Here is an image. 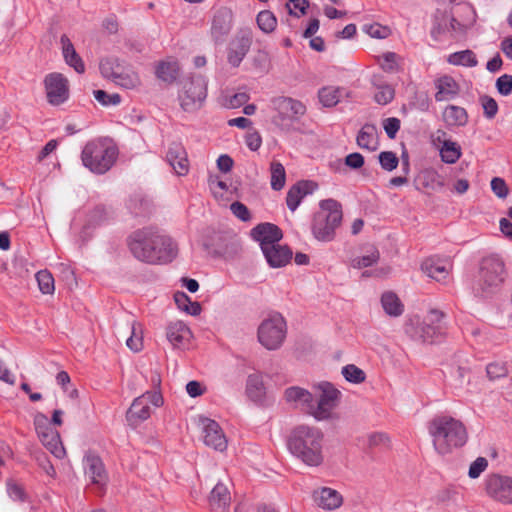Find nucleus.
<instances>
[{
	"label": "nucleus",
	"instance_id": "obj_34",
	"mask_svg": "<svg viewBox=\"0 0 512 512\" xmlns=\"http://www.w3.org/2000/svg\"><path fill=\"white\" fill-rule=\"evenodd\" d=\"M443 120L447 126H464L468 121V114L460 106L448 105L443 111Z\"/></svg>",
	"mask_w": 512,
	"mask_h": 512
},
{
	"label": "nucleus",
	"instance_id": "obj_35",
	"mask_svg": "<svg viewBox=\"0 0 512 512\" xmlns=\"http://www.w3.org/2000/svg\"><path fill=\"white\" fill-rule=\"evenodd\" d=\"M179 64L177 61L160 62L156 68L157 77L167 83H173L179 76Z\"/></svg>",
	"mask_w": 512,
	"mask_h": 512
},
{
	"label": "nucleus",
	"instance_id": "obj_30",
	"mask_svg": "<svg viewBox=\"0 0 512 512\" xmlns=\"http://www.w3.org/2000/svg\"><path fill=\"white\" fill-rule=\"evenodd\" d=\"M246 394L248 398L257 403L262 404L266 396V388L263 377L260 373H253L247 377Z\"/></svg>",
	"mask_w": 512,
	"mask_h": 512
},
{
	"label": "nucleus",
	"instance_id": "obj_26",
	"mask_svg": "<svg viewBox=\"0 0 512 512\" xmlns=\"http://www.w3.org/2000/svg\"><path fill=\"white\" fill-rule=\"evenodd\" d=\"M269 266L272 268H280L285 266L292 258V251L287 246H281L278 243L269 245L261 249Z\"/></svg>",
	"mask_w": 512,
	"mask_h": 512
},
{
	"label": "nucleus",
	"instance_id": "obj_56",
	"mask_svg": "<svg viewBox=\"0 0 512 512\" xmlns=\"http://www.w3.org/2000/svg\"><path fill=\"white\" fill-rule=\"evenodd\" d=\"M481 104L484 110V115L488 119H493L498 112V104L492 97L483 96Z\"/></svg>",
	"mask_w": 512,
	"mask_h": 512
},
{
	"label": "nucleus",
	"instance_id": "obj_59",
	"mask_svg": "<svg viewBox=\"0 0 512 512\" xmlns=\"http://www.w3.org/2000/svg\"><path fill=\"white\" fill-rule=\"evenodd\" d=\"M488 466V461L484 457H478L469 467L468 475L472 479H476Z\"/></svg>",
	"mask_w": 512,
	"mask_h": 512
},
{
	"label": "nucleus",
	"instance_id": "obj_43",
	"mask_svg": "<svg viewBox=\"0 0 512 512\" xmlns=\"http://www.w3.org/2000/svg\"><path fill=\"white\" fill-rule=\"evenodd\" d=\"M319 100L325 107L335 106L340 99V89L336 87H323L319 93Z\"/></svg>",
	"mask_w": 512,
	"mask_h": 512
},
{
	"label": "nucleus",
	"instance_id": "obj_17",
	"mask_svg": "<svg viewBox=\"0 0 512 512\" xmlns=\"http://www.w3.org/2000/svg\"><path fill=\"white\" fill-rule=\"evenodd\" d=\"M85 475L91 483L104 487L108 481V475L102 459L93 452H87L83 458Z\"/></svg>",
	"mask_w": 512,
	"mask_h": 512
},
{
	"label": "nucleus",
	"instance_id": "obj_16",
	"mask_svg": "<svg viewBox=\"0 0 512 512\" xmlns=\"http://www.w3.org/2000/svg\"><path fill=\"white\" fill-rule=\"evenodd\" d=\"M486 491L493 499L512 503V478L500 475H490L486 480Z\"/></svg>",
	"mask_w": 512,
	"mask_h": 512
},
{
	"label": "nucleus",
	"instance_id": "obj_64",
	"mask_svg": "<svg viewBox=\"0 0 512 512\" xmlns=\"http://www.w3.org/2000/svg\"><path fill=\"white\" fill-rule=\"evenodd\" d=\"M307 5V0H289L286 4L289 13L295 16L305 14Z\"/></svg>",
	"mask_w": 512,
	"mask_h": 512
},
{
	"label": "nucleus",
	"instance_id": "obj_36",
	"mask_svg": "<svg viewBox=\"0 0 512 512\" xmlns=\"http://www.w3.org/2000/svg\"><path fill=\"white\" fill-rule=\"evenodd\" d=\"M381 304L384 311L390 316H400L403 313V304L393 292H385L381 297Z\"/></svg>",
	"mask_w": 512,
	"mask_h": 512
},
{
	"label": "nucleus",
	"instance_id": "obj_2",
	"mask_svg": "<svg viewBox=\"0 0 512 512\" xmlns=\"http://www.w3.org/2000/svg\"><path fill=\"white\" fill-rule=\"evenodd\" d=\"M428 432L435 451L440 455L451 453L468 440L465 425L449 415H436L428 424Z\"/></svg>",
	"mask_w": 512,
	"mask_h": 512
},
{
	"label": "nucleus",
	"instance_id": "obj_14",
	"mask_svg": "<svg viewBox=\"0 0 512 512\" xmlns=\"http://www.w3.org/2000/svg\"><path fill=\"white\" fill-rule=\"evenodd\" d=\"M253 37L249 30L237 33L227 46V62L234 68L239 67L252 45Z\"/></svg>",
	"mask_w": 512,
	"mask_h": 512
},
{
	"label": "nucleus",
	"instance_id": "obj_23",
	"mask_svg": "<svg viewBox=\"0 0 512 512\" xmlns=\"http://www.w3.org/2000/svg\"><path fill=\"white\" fill-rule=\"evenodd\" d=\"M208 504L212 512H229L231 493L226 484L219 481L208 496Z\"/></svg>",
	"mask_w": 512,
	"mask_h": 512
},
{
	"label": "nucleus",
	"instance_id": "obj_46",
	"mask_svg": "<svg viewBox=\"0 0 512 512\" xmlns=\"http://www.w3.org/2000/svg\"><path fill=\"white\" fill-rule=\"evenodd\" d=\"M342 375L346 381L360 384L365 381V372L354 364H348L342 368Z\"/></svg>",
	"mask_w": 512,
	"mask_h": 512
},
{
	"label": "nucleus",
	"instance_id": "obj_52",
	"mask_svg": "<svg viewBox=\"0 0 512 512\" xmlns=\"http://www.w3.org/2000/svg\"><path fill=\"white\" fill-rule=\"evenodd\" d=\"M397 54L394 52H386L384 53L380 61L381 68L386 72H395L398 70V64H397Z\"/></svg>",
	"mask_w": 512,
	"mask_h": 512
},
{
	"label": "nucleus",
	"instance_id": "obj_50",
	"mask_svg": "<svg viewBox=\"0 0 512 512\" xmlns=\"http://www.w3.org/2000/svg\"><path fill=\"white\" fill-rule=\"evenodd\" d=\"M93 95L95 99L103 106H115L121 102V97L117 93L108 94L104 90H94Z\"/></svg>",
	"mask_w": 512,
	"mask_h": 512
},
{
	"label": "nucleus",
	"instance_id": "obj_11",
	"mask_svg": "<svg viewBox=\"0 0 512 512\" xmlns=\"http://www.w3.org/2000/svg\"><path fill=\"white\" fill-rule=\"evenodd\" d=\"M286 322L280 314H274L262 321L258 328V340L268 350L281 347L286 338Z\"/></svg>",
	"mask_w": 512,
	"mask_h": 512
},
{
	"label": "nucleus",
	"instance_id": "obj_22",
	"mask_svg": "<svg viewBox=\"0 0 512 512\" xmlns=\"http://www.w3.org/2000/svg\"><path fill=\"white\" fill-rule=\"evenodd\" d=\"M166 159L177 175L184 176L188 173L189 161L186 150L181 143L173 142L170 144Z\"/></svg>",
	"mask_w": 512,
	"mask_h": 512
},
{
	"label": "nucleus",
	"instance_id": "obj_6",
	"mask_svg": "<svg viewBox=\"0 0 512 512\" xmlns=\"http://www.w3.org/2000/svg\"><path fill=\"white\" fill-rule=\"evenodd\" d=\"M321 211L314 216L312 233L322 242L332 241L335 229L342 220L341 204L334 199H325L320 202Z\"/></svg>",
	"mask_w": 512,
	"mask_h": 512
},
{
	"label": "nucleus",
	"instance_id": "obj_1",
	"mask_svg": "<svg viewBox=\"0 0 512 512\" xmlns=\"http://www.w3.org/2000/svg\"><path fill=\"white\" fill-rule=\"evenodd\" d=\"M128 246L133 256L148 264H165L177 256V245L166 235L151 227L134 231L128 238Z\"/></svg>",
	"mask_w": 512,
	"mask_h": 512
},
{
	"label": "nucleus",
	"instance_id": "obj_63",
	"mask_svg": "<svg viewBox=\"0 0 512 512\" xmlns=\"http://www.w3.org/2000/svg\"><path fill=\"white\" fill-rule=\"evenodd\" d=\"M491 189L493 193L499 198H505L509 192L506 182L499 177H494L491 180Z\"/></svg>",
	"mask_w": 512,
	"mask_h": 512
},
{
	"label": "nucleus",
	"instance_id": "obj_39",
	"mask_svg": "<svg viewBox=\"0 0 512 512\" xmlns=\"http://www.w3.org/2000/svg\"><path fill=\"white\" fill-rule=\"evenodd\" d=\"M43 445L58 459L65 456V449L61 443L60 435L57 431L48 434L47 437L40 438Z\"/></svg>",
	"mask_w": 512,
	"mask_h": 512
},
{
	"label": "nucleus",
	"instance_id": "obj_25",
	"mask_svg": "<svg viewBox=\"0 0 512 512\" xmlns=\"http://www.w3.org/2000/svg\"><path fill=\"white\" fill-rule=\"evenodd\" d=\"M317 188V184L313 181H300L293 185L287 192V207L294 212L301 200L308 194H312Z\"/></svg>",
	"mask_w": 512,
	"mask_h": 512
},
{
	"label": "nucleus",
	"instance_id": "obj_9",
	"mask_svg": "<svg viewBox=\"0 0 512 512\" xmlns=\"http://www.w3.org/2000/svg\"><path fill=\"white\" fill-rule=\"evenodd\" d=\"M207 97V80L201 75H193L182 81L178 94L181 108L185 112L199 110Z\"/></svg>",
	"mask_w": 512,
	"mask_h": 512
},
{
	"label": "nucleus",
	"instance_id": "obj_20",
	"mask_svg": "<svg viewBox=\"0 0 512 512\" xmlns=\"http://www.w3.org/2000/svg\"><path fill=\"white\" fill-rule=\"evenodd\" d=\"M251 235L260 243L261 249L277 244L283 237L281 229L272 223L258 224L251 230Z\"/></svg>",
	"mask_w": 512,
	"mask_h": 512
},
{
	"label": "nucleus",
	"instance_id": "obj_29",
	"mask_svg": "<svg viewBox=\"0 0 512 512\" xmlns=\"http://www.w3.org/2000/svg\"><path fill=\"white\" fill-rule=\"evenodd\" d=\"M191 337V331L182 321L170 322L166 328V338L175 348L182 347Z\"/></svg>",
	"mask_w": 512,
	"mask_h": 512
},
{
	"label": "nucleus",
	"instance_id": "obj_61",
	"mask_svg": "<svg viewBox=\"0 0 512 512\" xmlns=\"http://www.w3.org/2000/svg\"><path fill=\"white\" fill-rule=\"evenodd\" d=\"M363 31L366 32L371 37L378 38V39L386 38L388 36V32H389L386 27H383L378 23L364 25Z\"/></svg>",
	"mask_w": 512,
	"mask_h": 512
},
{
	"label": "nucleus",
	"instance_id": "obj_53",
	"mask_svg": "<svg viewBox=\"0 0 512 512\" xmlns=\"http://www.w3.org/2000/svg\"><path fill=\"white\" fill-rule=\"evenodd\" d=\"M253 64L254 67L261 72L268 71L270 66L269 53L265 50L259 49L253 58Z\"/></svg>",
	"mask_w": 512,
	"mask_h": 512
},
{
	"label": "nucleus",
	"instance_id": "obj_41",
	"mask_svg": "<svg viewBox=\"0 0 512 512\" xmlns=\"http://www.w3.org/2000/svg\"><path fill=\"white\" fill-rule=\"evenodd\" d=\"M271 188L275 191L281 190L286 181V174L284 166L279 162L271 163Z\"/></svg>",
	"mask_w": 512,
	"mask_h": 512
},
{
	"label": "nucleus",
	"instance_id": "obj_38",
	"mask_svg": "<svg viewBox=\"0 0 512 512\" xmlns=\"http://www.w3.org/2000/svg\"><path fill=\"white\" fill-rule=\"evenodd\" d=\"M448 62L452 65L466 67H475L478 64L475 53L469 49L450 54Z\"/></svg>",
	"mask_w": 512,
	"mask_h": 512
},
{
	"label": "nucleus",
	"instance_id": "obj_21",
	"mask_svg": "<svg viewBox=\"0 0 512 512\" xmlns=\"http://www.w3.org/2000/svg\"><path fill=\"white\" fill-rule=\"evenodd\" d=\"M232 17V11L227 7H221L215 11L211 25V35L215 42L221 41L230 32Z\"/></svg>",
	"mask_w": 512,
	"mask_h": 512
},
{
	"label": "nucleus",
	"instance_id": "obj_18",
	"mask_svg": "<svg viewBox=\"0 0 512 512\" xmlns=\"http://www.w3.org/2000/svg\"><path fill=\"white\" fill-rule=\"evenodd\" d=\"M201 423L204 444L217 451H224L227 447V440L220 425L209 418L202 419Z\"/></svg>",
	"mask_w": 512,
	"mask_h": 512
},
{
	"label": "nucleus",
	"instance_id": "obj_8",
	"mask_svg": "<svg viewBox=\"0 0 512 512\" xmlns=\"http://www.w3.org/2000/svg\"><path fill=\"white\" fill-rule=\"evenodd\" d=\"M271 107L276 113L272 117L273 124L284 132H290L293 123L306 113V106L291 97H274L271 99Z\"/></svg>",
	"mask_w": 512,
	"mask_h": 512
},
{
	"label": "nucleus",
	"instance_id": "obj_48",
	"mask_svg": "<svg viewBox=\"0 0 512 512\" xmlns=\"http://www.w3.org/2000/svg\"><path fill=\"white\" fill-rule=\"evenodd\" d=\"M34 426L39 438L47 437L48 434L56 431L50 427L48 417L41 412L34 416Z\"/></svg>",
	"mask_w": 512,
	"mask_h": 512
},
{
	"label": "nucleus",
	"instance_id": "obj_27",
	"mask_svg": "<svg viewBox=\"0 0 512 512\" xmlns=\"http://www.w3.org/2000/svg\"><path fill=\"white\" fill-rule=\"evenodd\" d=\"M284 398L287 403L292 404L295 407H300L307 414H309L313 395L308 390L302 387L292 386L285 389Z\"/></svg>",
	"mask_w": 512,
	"mask_h": 512
},
{
	"label": "nucleus",
	"instance_id": "obj_45",
	"mask_svg": "<svg viewBox=\"0 0 512 512\" xmlns=\"http://www.w3.org/2000/svg\"><path fill=\"white\" fill-rule=\"evenodd\" d=\"M35 276L39 289L43 294H52L54 292V278L48 270H41Z\"/></svg>",
	"mask_w": 512,
	"mask_h": 512
},
{
	"label": "nucleus",
	"instance_id": "obj_32",
	"mask_svg": "<svg viewBox=\"0 0 512 512\" xmlns=\"http://www.w3.org/2000/svg\"><path fill=\"white\" fill-rule=\"evenodd\" d=\"M357 145L369 151L377 150L379 146L377 128L373 124H365L356 137Z\"/></svg>",
	"mask_w": 512,
	"mask_h": 512
},
{
	"label": "nucleus",
	"instance_id": "obj_40",
	"mask_svg": "<svg viewBox=\"0 0 512 512\" xmlns=\"http://www.w3.org/2000/svg\"><path fill=\"white\" fill-rule=\"evenodd\" d=\"M256 23L263 33L269 34L276 29L277 18L270 10H263L258 13Z\"/></svg>",
	"mask_w": 512,
	"mask_h": 512
},
{
	"label": "nucleus",
	"instance_id": "obj_37",
	"mask_svg": "<svg viewBox=\"0 0 512 512\" xmlns=\"http://www.w3.org/2000/svg\"><path fill=\"white\" fill-rule=\"evenodd\" d=\"M440 156L443 162L454 164L461 157V148L456 142L443 140V145L440 148Z\"/></svg>",
	"mask_w": 512,
	"mask_h": 512
},
{
	"label": "nucleus",
	"instance_id": "obj_5",
	"mask_svg": "<svg viewBox=\"0 0 512 512\" xmlns=\"http://www.w3.org/2000/svg\"><path fill=\"white\" fill-rule=\"evenodd\" d=\"M506 274L504 260L499 255L491 254L484 257L474 287L475 294L483 298L492 296L503 284Z\"/></svg>",
	"mask_w": 512,
	"mask_h": 512
},
{
	"label": "nucleus",
	"instance_id": "obj_12",
	"mask_svg": "<svg viewBox=\"0 0 512 512\" xmlns=\"http://www.w3.org/2000/svg\"><path fill=\"white\" fill-rule=\"evenodd\" d=\"M317 388L321 391V394L317 403H315L314 398L312 399L309 415L317 421L328 420L332 418L333 410L338 405L341 393L329 382H321L317 385Z\"/></svg>",
	"mask_w": 512,
	"mask_h": 512
},
{
	"label": "nucleus",
	"instance_id": "obj_4",
	"mask_svg": "<svg viewBox=\"0 0 512 512\" xmlns=\"http://www.w3.org/2000/svg\"><path fill=\"white\" fill-rule=\"evenodd\" d=\"M117 156V147L107 139L89 141L81 153L83 165L96 174H104L110 170Z\"/></svg>",
	"mask_w": 512,
	"mask_h": 512
},
{
	"label": "nucleus",
	"instance_id": "obj_58",
	"mask_svg": "<svg viewBox=\"0 0 512 512\" xmlns=\"http://www.w3.org/2000/svg\"><path fill=\"white\" fill-rule=\"evenodd\" d=\"M412 109H416L421 112H426L430 107V99L425 93L415 94L413 100L409 103Z\"/></svg>",
	"mask_w": 512,
	"mask_h": 512
},
{
	"label": "nucleus",
	"instance_id": "obj_44",
	"mask_svg": "<svg viewBox=\"0 0 512 512\" xmlns=\"http://www.w3.org/2000/svg\"><path fill=\"white\" fill-rule=\"evenodd\" d=\"M419 180H422V186L430 188L432 190L441 189L444 186V182L440 175L433 170L424 171L420 176Z\"/></svg>",
	"mask_w": 512,
	"mask_h": 512
},
{
	"label": "nucleus",
	"instance_id": "obj_54",
	"mask_svg": "<svg viewBox=\"0 0 512 512\" xmlns=\"http://www.w3.org/2000/svg\"><path fill=\"white\" fill-rule=\"evenodd\" d=\"M496 89L499 94L509 96L512 93V75L503 74L496 80Z\"/></svg>",
	"mask_w": 512,
	"mask_h": 512
},
{
	"label": "nucleus",
	"instance_id": "obj_31",
	"mask_svg": "<svg viewBox=\"0 0 512 512\" xmlns=\"http://www.w3.org/2000/svg\"><path fill=\"white\" fill-rule=\"evenodd\" d=\"M60 43L62 45V52L65 59V62L73 67L74 70L82 74L85 72V65L81 57L76 52L72 42L68 38L67 35L63 34L60 38Z\"/></svg>",
	"mask_w": 512,
	"mask_h": 512
},
{
	"label": "nucleus",
	"instance_id": "obj_49",
	"mask_svg": "<svg viewBox=\"0 0 512 512\" xmlns=\"http://www.w3.org/2000/svg\"><path fill=\"white\" fill-rule=\"evenodd\" d=\"M381 167L386 171H393L399 164L396 153L392 151H383L378 156Z\"/></svg>",
	"mask_w": 512,
	"mask_h": 512
},
{
	"label": "nucleus",
	"instance_id": "obj_60",
	"mask_svg": "<svg viewBox=\"0 0 512 512\" xmlns=\"http://www.w3.org/2000/svg\"><path fill=\"white\" fill-rule=\"evenodd\" d=\"M230 210L237 218H239L240 220H242L244 222L250 221V219H251V214H250L249 209L247 208L246 205H244L243 203H241L239 201L233 202L230 205Z\"/></svg>",
	"mask_w": 512,
	"mask_h": 512
},
{
	"label": "nucleus",
	"instance_id": "obj_24",
	"mask_svg": "<svg viewBox=\"0 0 512 512\" xmlns=\"http://www.w3.org/2000/svg\"><path fill=\"white\" fill-rule=\"evenodd\" d=\"M435 100L437 102L450 101L457 97L460 92L459 84L452 76L443 75L435 80Z\"/></svg>",
	"mask_w": 512,
	"mask_h": 512
},
{
	"label": "nucleus",
	"instance_id": "obj_10",
	"mask_svg": "<svg viewBox=\"0 0 512 512\" xmlns=\"http://www.w3.org/2000/svg\"><path fill=\"white\" fill-rule=\"evenodd\" d=\"M99 69L103 77L123 88L133 89L140 85L138 74L116 57L102 59Z\"/></svg>",
	"mask_w": 512,
	"mask_h": 512
},
{
	"label": "nucleus",
	"instance_id": "obj_42",
	"mask_svg": "<svg viewBox=\"0 0 512 512\" xmlns=\"http://www.w3.org/2000/svg\"><path fill=\"white\" fill-rule=\"evenodd\" d=\"M131 335L126 339V345L134 352H139L142 349V336L140 335L141 325L135 321L129 324Z\"/></svg>",
	"mask_w": 512,
	"mask_h": 512
},
{
	"label": "nucleus",
	"instance_id": "obj_62",
	"mask_svg": "<svg viewBox=\"0 0 512 512\" xmlns=\"http://www.w3.org/2000/svg\"><path fill=\"white\" fill-rule=\"evenodd\" d=\"M383 128L390 139L396 137L397 132L400 129V120L395 117L387 118L383 121Z\"/></svg>",
	"mask_w": 512,
	"mask_h": 512
},
{
	"label": "nucleus",
	"instance_id": "obj_3",
	"mask_svg": "<svg viewBox=\"0 0 512 512\" xmlns=\"http://www.w3.org/2000/svg\"><path fill=\"white\" fill-rule=\"evenodd\" d=\"M323 438L319 428L300 425L292 430L287 446L291 454L304 464L317 467L324 460Z\"/></svg>",
	"mask_w": 512,
	"mask_h": 512
},
{
	"label": "nucleus",
	"instance_id": "obj_51",
	"mask_svg": "<svg viewBox=\"0 0 512 512\" xmlns=\"http://www.w3.org/2000/svg\"><path fill=\"white\" fill-rule=\"evenodd\" d=\"M486 372L490 380H497L507 376L508 369L503 362H493L487 365Z\"/></svg>",
	"mask_w": 512,
	"mask_h": 512
},
{
	"label": "nucleus",
	"instance_id": "obj_7",
	"mask_svg": "<svg viewBox=\"0 0 512 512\" xmlns=\"http://www.w3.org/2000/svg\"><path fill=\"white\" fill-rule=\"evenodd\" d=\"M445 314L437 309H431L424 321H413L406 326V333L416 341L434 343L442 337L445 331L442 323Z\"/></svg>",
	"mask_w": 512,
	"mask_h": 512
},
{
	"label": "nucleus",
	"instance_id": "obj_55",
	"mask_svg": "<svg viewBox=\"0 0 512 512\" xmlns=\"http://www.w3.org/2000/svg\"><path fill=\"white\" fill-rule=\"evenodd\" d=\"M7 492L9 497L14 501H24L26 499V493L23 486L14 481L7 483Z\"/></svg>",
	"mask_w": 512,
	"mask_h": 512
},
{
	"label": "nucleus",
	"instance_id": "obj_33",
	"mask_svg": "<svg viewBox=\"0 0 512 512\" xmlns=\"http://www.w3.org/2000/svg\"><path fill=\"white\" fill-rule=\"evenodd\" d=\"M313 496L317 505L327 510L336 509L342 504V496L331 488L315 491Z\"/></svg>",
	"mask_w": 512,
	"mask_h": 512
},
{
	"label": "nucleus",
	"instance_id": "obj_47",
	"mask_svg": "<svg viewBox=\"0 0 512 512\" xmlns=\"http://www.w3.org/2000/svg\"><path fill=\"white\" fill-rule=\"evenodd\" d=\"M379 257V251L375 248H371L367 255L354 258L352 260V266L357 269L370 267L378 262Z\"/></svg>",
	"mask_w": 512,
	"mask_h": 512
},
{
	"label": "nucleus",
	"instance_id": "obj_13",
	"mask_svg": "<svg viewBox=\"0 0 512 512\" xmlns=\"http://www.w3.org/2000/svg\"><path fill=\"white\" fill-rule=\"evenodd\" d=\"M150 402L154 407L163 405V396L159 391H146L135 398L126 413V420L130 426L136 427L147 420L151 415Z\"/></svg>",
	"mask_w": 512,
	"mask_h": 512
},
{
	"label": "nucleus",
	"instance_id": "obj_15",
	"mask_svg": "<svg viewBox=\"0 0 512 512\" xmlns=\"http://www.w3.org/2000/svg\"><path fill=\"white\" fill-rule=\"evenodd\" d=\"M48 102L54 106L64 103L69 96L67 78L61 73H50L44 80Z\"/></svg>",
	"mask_w": 512,
	"mask_h": 512
},
{
	"label": "nucleus",
	"instance_id": "obj_57",
	"mask_svg": "<svg viewBox=\"0 0 512 512\" xmlns=\"http://www.w3.org/2000/svg\"><path fill=\"white\" fill-rule=\"evenodd\" d=\"M374 99L378 104L386 105L394 99V89L389 85L382 86L375 94Z\"/></svg>",
	"mask_w": 512,
	"mask_h": 512
},
{
	"label": "nucleus",
	"instance_id": "obj_28",
	"mask_svg": "<svg viewBox=\"0 0 512 512\" xmlns=\"http://www.w3.org/2000/svg\"><path fill=\"white\" fill-rule=\"evenodd\" d=\"M422 270L436 281H445L451 270V263L448 260L429 258L422 263Z\"/></svg>",
	"mask_w": 512,
	"mask_h": 512
},
{
	"label": "nucleus",
	"instance_id": "obj_19",
	"mask_svg": "<svg viewBox=\"0 0 512 512\" xmlns=\"http://www.w3.org/2000/svg\"><path fill=\"white\" fill-rule=\"evenodd\" d=\"M450 33L451 36L464 33V26L447 12L437 13L435 16V24L431 30V36L435 40H439L440 36Z\"/></svg>",
	"mask_w": 512,
	"mask_h": 512
}]
</instances>
